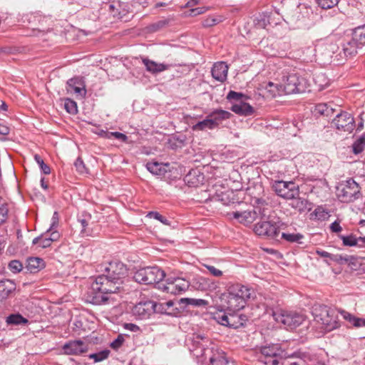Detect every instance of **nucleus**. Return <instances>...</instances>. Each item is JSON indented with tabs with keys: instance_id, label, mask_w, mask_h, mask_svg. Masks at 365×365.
Masks as SVG:
<instances>
[{
	"instance_id": "nucleus-58",
	"label": "nucleus",
	"mask_w": 365,
	"mask_h": 365,
	"mask_svg": "<svg viewBox=\"0 0 365 365\" xmlns=\"http://www.w3.org/2000/svg\"><path fill=\"white\" fill-rule=\"evenodd\" d=\"M34 160L38 165L42 173H43L44 175H48L51 173L50 167L44 163L43 160L38 154L34 155Z\"/></svg>"
},
{
	"instance_id": "nucleus-46",
	"label": "nucleus",
	"mask_w": 365,
	"mask_h": 365,
	"mask_svg": "<svg viewBox=\"0 0 365 365\" xmlns=\"http://www.w3.org/2000/svg\"><path fill=\"white\" fill-rule=\"evenodd\" d=\"M304 236L301 233H285L282 232L281 235V239L289 242L294 243L297 242L299 244H302L301 240H302Z\"/></svg>"
},
{
	"instance_id": "nucleus-8",
	"label": "nucleus",
	"mask_w": 365,
	"mask_h": 365,
	"mask_svg": "<svg viewBox=\"0 0 365 365\" xmlns=\"http://www.w3.org/2000/svg\"><path fill=\"white\" fill-rule=\"evenodd\" d=\"M284 223L278 221L269 220L268 218L259 220L254 225L255 233L262 237L269 240H277L280 229L283 228Z\"/></svg>"
},
{
	"instance_id": "nucleus-22",
	"label": "nucleus",
	"mask_w": 365,
	"mask_h": 365,
	"mask_svg": "<svg viewBox=\"0 0 365 365\" xmlns=\"http://www.w3.org/2000/svg\"><path fill=\"white\" fill-rule=\"evenodd\" d=\"M185 183L189 187H197L203 184L205 175L199 169H191L184 177Z\"/></svg>"
},
{
	"instance_id": "nucleus-26",
	"label": "nucleus",
	"mask_w": 365,
	"mask_h": 365,
	"mask_svg": "<svg viewBox=\"0 0 365 365\" xmlns=\"http://www.w3.org/2000/svg\"><path fill=\"white\" fill-rule=\"evenodd\" d=\"M228 66L225 62L215 63L211 70L212 76L220 82H224L227 79Z\"/></svg>"
},
{
	"instance_id": "nucleus-39",
	"label": "nucleus",
	"mask_w": 365,
	"mask_h": 365,
	"mask_svg": "<svg viewBox=\"0 0 365 365\" xmlns=\"http://www.w3.org/2000/svg\"><path fill=\"white\" fill-rule=\"evenodd\" d=\"M169 144L173 150L181 148L187 145V137L185 135H173L169 140Z\"/></svg>"
},
{
	"instance_id": "nucleus-25",
	"label": "nucleus",
	"mask_w": 365,
	"mask_h": 365,
	"mask_svg": "<svg viewBox=\"0 0 365 365\" xmlns=\"http://www.w3.org/2000/svg\"><path fill=\"white\" fill-rule=\"evenodd\" d=\"M228 327L238 329L245 327L249 321L248 317L245 314H239L238 312H230Z\"/></svg>"
},
{
	"instance_id": "nucleus-5",
	"label": "nucleus",
	"mask_w": 365,
	"mask_h": 365,
	"mask_svg": "<svg viewBox=\"0 0 365 365\" xmlns=\"http://www.w3.org/2000/svg\"><path fill=\"white\" fill-rule=\"evenodd\" d=\"M312 314L314 320L322 324L324 329L327 332L341 327V323L338 319V316L335 314V311L326 305L322 304L314 307Z\"/></svg>"
},
{
	"instance_id": "nucleus-45",
	"label": "nucleus",
	"mask_w": 365,
	"mask_h": 365,
	"mask_svg": "<svg viewBox=\"0 0 365 365\" xmlns=\"http://www.w3.org/2000/svg\"><path fill=\"white\" fill-rule=\"evenodd\" d=\"M365 148V133H364L352 145V153L354 155L361 153Z\"/></svg>"
},
{
	"instance_id": "nucleus-24",
	"label": "nucleus",
	"mask_w": 365,
	"mask_h": 365,
	"mask_svg": "<svg viewBox=\"0 0 365 365\" xmlns=\"http://www.w3.org/2000/svg\"><path fill=\"white\" fill-rule=\"evenodd\" d=\"M46 267V262L43 258L38 257H29L26 260L25 269L26 272L36 274Z\"/></svg>"
},
{
	"instance_id": "nucleus-62",
	"label": "nucleus",
	"mask_w": 365,
	"mask_h": 365,
	"mask_svg": "<svg viewBox=\"0 0 365 365\" xmlns=\"http://www.w3.org/2000/svg\"><path fill=\"white\" fill-rule=\"evenodd\" d=\"M9 209L5 202L0 203V225L4 224L7 219Z\"/></svg>"
},
{
	"instance_id": "nucleus-36",
	"label": "nucleus",
	"mask_w": 365,
	"mask_h": 365,
	"mask_svg": "<svg viewBox=\"0 0 365 365\" xmlns=\"http://www.w3.org/2000/svg\"><path fill=\"white\" fill-rule=\"evenodd\" d=\"M286 183H288L290 185L284 186L286 190V192L282 194L284 195V200L294 198L296 196H298L300 194L299 187L295 182L290 180L287 181Z\"/></svg>"
},
{
	"instance_id": "nucleus-13",
	"label": "nucleus",
	"mask_w": 365,
	"mask_h": 365,
	"mask_svg": "<svg viewBox=\"0 0 365 365\" xmlns=\"http://www.w3.org/2000/svg\"><path fill=\"white\" fill-rule=\"evenodd\" d=\"M244 193L250 197V203L253 206L268 205L267 200L264 198V188L262 182L250 184Z\"/></svg>"
},
{
	"instance_id": "nucleus-40",
	"label": "nucleus",
	"mask_w": 365,
	"mask_h": 365,
	"mask_svg": "<svg viewBox=\"0 0 365 365\" xmlns=\"http://www.w3.org/2000/svg\"><path fill=\"white\" fill-rule=\"evenodd\" d=\"M339 238L342 241V245L344 247H356L357 245L358 235L355 233H351L347 235H339Z\"/></svg>"
},
{
	"instance_id": "nucleus-38",
	"label": "nucleus",
	"mask_w": 365,
	"mask_h": 365,
	"mask_svg": "<svg viewBox=\"0 0 365 365\" xmlns=\"http://www.w3.org/2000/svg\"><path fill=\"white\" fill-rule=\"evenodd\" d=\"M6 322L9 325H26L29 324V319L23 317L20 313L11 314L6 319Z\"/></svg>"
},
{
	"instance_id": "nucleus-10",
	"label": "nucleus",
	"mask_w": 365,
	"mask_h": 365,
	"mask_svg": "<svg viewBox=\"0 0 365 365\" xmlns=\"http://www.w3.org/2000/svg\"><path fill=\"white\" fill-rule=\"evenodd\" d=\"M275 322L284 325V329L293 330L300 326L304 321V317L297 312H272Z\"/></svg>"
},
{
	"instance_id": "nucleus-35",
	"label": "nucleus",
	"mask_w": 365,
	"mask_h": 365,
	"mask_svg": "<svg viewBox=\"0 0 365 365\" xmlns=\"http://www.w3.org/2000/svg\"><path fill=\"white\" fill-rule=\"evenodd\" d=\"M335 112V109L327 103H319L315 106L314 114L315 116L324 115L327 117H331Z\"/></svg>"
},
{
	"instance_id": "nucleus-28",
	"label": "nucleus",
	"mask_w": 365,
	"mask_h": 365,
	"mask_svg": "<svg viewBox=\"0 0 365 365\" xmlns=\"http://www.w3.org/2000/svg\"><path fill=\"white\" fill-rule=\"evenodd\" d=\"M230 109L235 113L242 116H250L255 112V108L250 103L244 101H240V103H233Z\"/></svg>"
},
{
	"instance_id": "nucleus-64",
	"label": "nucleus",
	"mask_w": 365,
	"mask_h": 365,
	"mask_svg": "<svg viewBox=\"0 0 365 365\" xmlns=\"http://www.w3.org/2000/svg\"><path fill=\"white\" fill-rule=\"evenodd\" d=\"M346 264L352 270H357L359 265L358 259L353 255H348V262Z\"/></svg>"
},
{
	"instance_id": "nucleus-11",
	"label": "nucleus",
	"mask_w": 365,
	"mask_h": 365,
	"mask_svg": "<svg viewBox=\"0 0 365 365\" xmlns=\"http://www.w3.org/2000/svg\"><path fill=\"white\" fill-rule=\"evenodd\" d=\"M212 199L221 202L225 205H240L245 197L244 191L242 190H226L225 191H216Z\"/></svg>"
},
{
	"instance_id": "nucleus-32",
	"label": "nucleus",
	"mask_w": 365,
	"mask_h": 365,
	"mask_svg": "<svg viewBox=\"0 0 365 365\" xmlns=\"http://www.w3.org/2000/svg\"><path fill=\"white\" fill-rule=\"evenodd\" d=\"M147 170L152 174L163 176L166 173V168H169V164H163L157 161L148 162L145 165Z\"/></svg>"
},
{
	"instance_id": "nucleus-31",
	"label": "nucleus",
	"mask_w": 365,
	"mask_h": 365,
	"mask_svg": "<svg viewBox=\"0 0 365 365\" xmlns=\"http://www.w3.org/2000/svg\"><path fill=\"white\" fill-rule=\"evenodd\" d=\"M116 6L118 7L117 19L122 21H128L130 19L128 15L131 12L130 4L127 2L117 0Z\"/></svg>"
},
{
	"instance_id": "nucleus-57",
	"label": "nucleus",
	"mask_w": 365,
	"mask_h": 365,
	"mask_svg": "<svg viewBox=\"0 0 365 365\" xmlns=\"http://www.w3.org/2000/svg\"><path fill=\"white\" fill-rule=\"evenodd\" d=\"M74 167L76 171L81 175L89 173L88 168L86 166L83 159L80 156L78 157L74 162Z\"/></svg>"
},
{
	"instance_id": "nucleus-1",
	"label": "nucleus",
	"mask_w": 365,
	"mask_h": 365,
	"mask_svg": "<svg viewBox=\"0 0 365 365\" xmlns=\"http://www.w3.org/2000/svg\"><path fill=\"white\" fill-rule=\"evenodd\" d=\"M254 290L242 284H232L215 301L214 308L217 311L239 312L245 307L248 299L254 297Z\"/></svg>"
},
{
	"instance_id": "nucleus-30",
	"label": "nucleus",
	"mask_w": 365,
	"mask_h": 365,
	"mask_svg": "<svg viewBox=\"0 0 365 365\" xmlns=\"http://www.w3.org/2000/svg\"><path fill=\"white\" fill-rule=\"evenodd\" d=\"M143 63L145 65L147 71L152 74H158L170 68V65L168 64L158 63L154 61L148 59V58H143Z\"/></svg>"
},
{
	"instance_id": "nucleus-21",
	"label": "nucleus",
	"mask_w": 365,
	"mask_h": 365,
	"mask_svg": "<svg viewBox=\"0 0 365 365\" xmlns=\"http://www.w3.org/2000/svg\"><path fill=\"white\" fill-rule=\"evenodd\" d=\"M228 215L236 219L238 222L245 225L252 223L257 219V212L256 210H245L243 212H229Z\"/></svg>"
},
{
	"instance_id": "nucleus-15",
	"label": "nucleus",
	"mask_w": 365,
	"mask_h": 365,
	"mask_svg": "<svg viewBox=\"0 0 365 365\" xmlns=\"http://www.w3.org/2000/svg\"><path fill=\"white\" fill-rule=\"evenodd\" d=\"M153 300L142 299L132 309V314L138 319H147L153 314Z\"/></svg>"
},
{
	"instance_id": "nucleus-33",
	"label": "nucleus",
	"mask_w": 365,
	"mask_h": 365,
	"mask_svg": "<svg viewBox=\"0 0 365 365\" xmlns=\"http://www.w3.org/2000/svg\"><path fill=\"white\" fill-rule=\"evenodd\" d=\"M232 114L229 111L222 109H215L209 113V118L216 123V128H218L220 122L224 120L230 119Z\"/></svg>"
},
{
	"instance_id": "nucleus-18",
	"label": "nucleus",
	"mask_w": 365,
	"mask_h": 365,
	"mask_svg": "<svg viewBox=\"0 0 365 365\" xmlns=\"http://www.w3.org/2000/svg\"><path fill=\"white\" fill-rule=\"evenodd\" d=\"M358 43L352 34L351 37L343 39L341 46L344 58L352 57L357 54L358 49L362 48Z\"/></svg>"
},
{
	"instance_id": "nucleus-12",
	"label": "nucleus",
	"mask_w": 365,
	"mask_h": 365,
	"mask_svg": "<svg viewBox=\"0 0 365 365\" xmlns=\"http://www.w3.org/2000/svg\"><path fill=\"white\" fill-rule=\"evenodd\" d=\"M339 46L334 43H326L317 46L315 49L317 56L323 61V63H329L332 58L340 61L343 58L341 52L335 54Z\"/></svg>"
},
{
	"instance_id": "nucleus-29",
	"label": "nucleus",
	"mask_w": 365,
	"mask_h": 365,
	"mask_svg": "<svg viewBox=\"0 0 365 365\" xmlns=\"http://www.w3.org/2000/svg\"><path fill=\"white\" fill-rule=\"evenodd\" d=\"M208 302L207 300L202 299H192V298H181L178 300V304L182 310V314L186 310V308L188 306H192L195 307H206L208 305Z\"/></svg>"
},
{
	"instance_id": "nucleus-4",
	"label": "nucleus",
	"mask_w": 365,
	"mask_h": 365,
	"mask_svg": "<svg viewBox=\"0 0 365 365\" xmlns=\"http://www.w3.org/2000/svg\"><path fill=\"white\" fill-rule=\"evenodd\" d=\"M259 361L265 365H284L287 351L281 344L271 343L260 347Z\"/></svg>"
},
{
	"instance_id": "nucleus-34",
	"label": "nucleus",
	"mask_w": 365,
	"mask_h": 365,
	"mask_svg": "<svg viewBox=\"0 0 365 365\" xmlns=\"http://www.w3.org/2000/svg\"><path fill=\"white\" fill-rule=\"evenodd\" d=\"M216 128V123L209 118V114L202 120H200L192 126V130H205L206 129L213 130Z\"/></svg>"
},
{
	"instance_id": "nucleus-27",
	"label": "nucleus",
	"mask_w": 365,
	"mask_h": 365,
	"mask_svg": "<svg viewBox=\"0 0 365 365\" xmlns=\"http://www.w3.org/2000/svg\"><path fill=\"white\" fill-rule=\"evenodd\" d=\"M153 314H158L175 317H180L182 315V309L180 307H176L170 310V312H166L164 302H158L153 300Z\"/></svg>"
},
{
	"instance_id": "nucleus-43",
	"label": "nucleus",
	"mask_w": 365,
	"mask_h": 365,
	"mask_svg": "<svg viewBox=\"0 0 365 365\" xmlns=\"http://www.w3.org/2000/svg\"><path fill=\"white\" fill-rule=\"evenodd\" d=\"M281 83L279 84L274 83L272 81H269L267 83H264V86H263L264 88L270 93V95L272 97H275L277 95H282L283 91L281 88Z\"/></svg>"
},
{
	"instance_id": "nucleus-41",
	"label": "nucleus",
	"mask_w": 365,
	"mask_h": 365,
	"mask_svg": "<svg viewBox=\"0 0 365 365\" xmlns=\"http://www.w3.org/2000/svg\"><path fill=\"white\" fill-rule=\"evenodd\" d=\"M351 34L355 37V41L363 47L365 45V24L359 26L352 30Z\"/></svg>"
},
{
	"instance_id": "nucleus-59",
	"label": "nucleus",
	"mask_w": 365,
	"mask_h": 365,
	"mask_svg": "<svg viewBox=\"0 0 365 365\" xmlns=\"http://www.w3.org/2000/svg\"><path fill=\"white\" fill-rule=\"evenodd\" d=\"M339 0H316L317 5L322 9H329L338 4Z\"/></svg>"
},
{
	"instance_id": "nucleus-2",
	"label": "nucleus",
	"mask_w": 365,
	"mask_h": 365,
	"mask_svg": "<svg viewBox=\"0 0 365 365\" xmlns=\"http://www.w3.org/2000/svg\"><path fill=\"white\" fill-rule=\"evenodd\" d=\"M128 274L126 264L118 260H113L105 267L104 273L96 277L99 281L102 280L101 283L104 282L118 293L123 289V284Z\"/></svg>"
},
{
	"instance_id": "nucleus-53",
	"label": "nucleus",
	"mask_w": 365,
	"mask_h": 365,
	"mask_svg": "<svg viewBox=\"0 0 365 365\" xmlns=\"http://www.w3.org/2000/svg\"><path fill=\"white\" fill-rule=\"evenodd\" d=\"M340 314L344 320L348 322L353 327L358 328L359 317L345 311L341 310Z\"/></svg>"
},
{
	"instance_id": "nucleus-7",
	"label": "nucleus",
	"mask_w": 365,
	"mask_h": 365,
	"mask_svg": "<svg viewBox=\"0 0 365 365\" xmlns=\"http://www.w3.org/2000/svg\"><path fill=\"white\" fill-rule=\"evenodd\" d=\"M308 81L298 73H291L282 76L281 86L284 95L306 92Z\"/></svg>"
},
{
	"instance_id": "nucleus-47",
	"label": "nucleus",
	"mask_w": 365,
	"mask_h": 365,
	"mask_svg": "<svg viewBox=\"0 0 365 365\" xmlns=\"http://www.w3.org/2000/svg\"><path fill=\"white\" fill-rule=\"evenodd\" d=\"M163 178L167 181L171 182L172 181H175L178 179L180 178V174L178 170V168H166V173L163 175Z\"/></svg>"
},
{
	"instance_id": "nucleus-14",
	"label": "nucleus",
	"mask_w": 365,
	"mask_h": 365,
	"mask_svg": "<svg viewBox=\"0 0 365 365\" xmlns=\"http://www.w3.org/2000/svg\"><path fill=\"white\" fill-rule=\"evenodd\" d=\"M331 124L339 130L351 133L354 129L355 120L351 114L341 110L332 120Z\"/></svg>"
},
{
	"instance_id": "nucleus-9",
	"label": "nucleus",
	"mask_w": 365,
	"mask_h": 365,
	"mask_svg": "<svg viewBox=\"0 0 365 365\" xmlns=\"http://www.w3.org/2000/svg\"><path fill=\"white\" fill-rule=\"evenodd\" d=\"M359 185L352 178L346 181L344 185L337 187V195L343 202H352L361 196Z\"/></svg>"
},
{
	"instance_id": "nucleus-19",
	"label": "nucleus",
	"mask_w": 365,
	"mask_h": 365,
	"mask_svg": "<svg viewBox=\"0 0 365 365\" xmlns=\"http://www.w3.org/2000/svg\"><path fill=\"white\" fill-rule=\"evenodd\" d=\"M16 284L13 279L3 278L0 279V302H2L14 295Z\"/></svg>"
},
{
	"instance_id": "nucleus-37",
	"label": "nucleus",
	"mask_w": 365,
	"mask_h": 365,
	"mask_svg": "<svg viewBox=\"0 0 365 365\" xmlns=\"http://www.w3.org/2000/svg\"><path fill=\"white\" fill-rule=\"evenodd\" d=\"M81 217H83V218L81 217L78 218V222H80L81 226L80 232L83 236H89L91 235V230L88 228V221L91 219V215L86 212H83Z\"/></svg>"
},
{
	"instance_id": "nucleus-51",
	"label": "nucleus",
	"mask_w": 365,
	"mask_h": 365,
	"mask_svg": "<svg viewBox=\"0 0 365 365\" xmlns=\"http://www.w3.org/2000/svg\"><path fill=\"white\" fill-rule=\"evenodd\" d=\"M146 217H148L149 218H153L155 220H157L165 225L171 226V224H172V221L170 220L169 218L161 215L160 212H158L157 211L148 212Z\"/></svg>"
},
{
	"instance_id": "nucleus-6",
	"label": "nucleus",
	"mask_w": 365,
	"mask_h": 365,
	"mask_svg": "<svg viewBox=\"0 0 365 365\" xmlns=\"http://www.w3.org/2000/svg\"><path fill=\"white\" fill-rule=\"evenodd\" d=\"M166 274L164 270L157 266L146 267L137 270L133 274L135 282L146 284H155L158 288L161 282L164 280Z\"/></svg>"
},
{
	"instance_id": "nucleus-55",
	"label": "nucleus",
	"mask_w": 365,
	"mask_h": 365,
	"mask_svg": "<svg viewBox=\"0 0 365 365\" xmlns=\"http://www.w3.org/2000/svg\"><path fill=\"white\" fill-rule=\"evenodd\" d=\"M226 98L232 102V101H242L243 99L247 100L250 98V97L243 93L231 90L228 92Z\"/></svg>"
},
{
	"instance_id": "nucleus-49",
	"label": "nucleus",
	"mask_w": 365,
	"mask_h": 365,
	"mask_svg": "<svg viewBox=\"0 0 365 365\" xmlns=\"http://www.w3.org/2000/svg\"><path fill=\"white\" fill-rule=\"evenodd\" d=\"M230 312L228 310L218 311L214 317L215 319L221 325L227 327L229 324Z\"/></svg>"
},
{
	"instance_id": "nucleus-61",
	"label": "nucleus",
	"mask_w": 365,
	"mask_h": 365,
	"mask_svg": "<svg viewBox=\"0 0 365 365\" xmlns=\"http://www.w3.org/2000/svg\"><path fill=\"white\" fill-rule=\"evenodd\" d=\"M129 336L128 334H120L118 335V336L110 343V347L113 349V350L117 351L119 348L122 346L123 344V342L125 341L124 336Z\"/></svg>"
},
{
	"instance_id": "nucleus-42",
	"label": "nucleus",
	"mask_w": 365,
	"mask_h": 365,
	"mask_svg": "<svg viewBox=\"0 0 365 365\" xmlns=\"http://www.w3.org/2000/svg\"><path fill=\"white\" fill-rule=\"evenodd\" d=\"M99 135L108 139L115 138L124 143L127 142L128 139V136L125 134L118 131L109 132L102 130Z\"/></svg>"
},
{
	"instance_id": "nucleus-50",
	"label": "nucleus",
	"mask_w": 365,
	"mask_h": 365,
	"mask_svg": "<svg viewBox=\"0 0 365 365\" xmlns=\"http://www.w3.org/2000/svg\"><path fill=\"white\" fill-rule=\"evenodd\" d=\"M110 351L109 349H103L98 352L90 354L88 356L91 359H93L95 363H98L106 359L110 354Z\"/></svg>"
},
{
	"instance_id": "nucleus-23",
	"label": "nucleus",
	"mask_w": 365,
	"mask_h": 365,
	"mask_svg": "<svg viewBox=\"0 0 365 365\" xmlns=\"http://www.w3.org/2000/svg\"><path fill=\"white\" fill-rule=\"evenodd\" d=\"M290 200L292 201L289 205L300 214L309 212L312 209L313 204L307 199L299 197V195Z\"/></svg>"
},
{
	"instance_id": "nucleus-17",
	"label": "nucleus",
	"mask_w": 365,
	"mask_h": 365,
	"mask_svg": "<svg viewBox=\"0 0 365 365\" xmlns=\"http://www.w3.org/2000/svg\"><path fill=\"white\" fill-rule=\"evenodd\" d=\"M62 349L65 354L80 355L88 351V345L81 339L69 340L63 344Z\"/></svg>"
},
{
	"instance_id": "nucleus-56",
	"label": "nucleus",
	"mask_w": 365,
	"mask_h": 365,
	"mask_svg": "<svg viewBox=\"0 0 365 365\" xmlns=\"http://www.w3.org/2000/svg\"><path fill=\"white\" fill-rule=\"evenodd\" d=\"M255 25L259 28L265 29L270 24V15L268 13H262L256 19Z\"/></svg>"
},
{
	"instance_id": "nucleus-16",
	"label": "nucleus",
	"mask_w": 365,
	"mask_h": 365,
	"mask_svg": "<svg viewBox=\"0 0 365 365\" xmlns=\"http://www.w3.org/2000/svg\"><path fill=\"white\" fill-rule=\"evenodd\" d=\"M66 89L68 93H74L83 98L86 96V82L83 77L74 76L66 82Z\"/></svg>"
},
{
	"instance_id": "nucleus-54",
	"label": "nucleus",
	"mask_w": 365,
	"mask_h": 365,
	"mask_svg": "<svg viewBox=\"0 0 365 365\" xmlns=\"http://www.w3.org/2000/svg\"><path fill=\"white\" fill-rule=\"evenodd\" d=\"M24 268H25L24 264L19 259H13L8 263V269L13 274L21 272Z\"/></svg>"
},
{
	"instance_id": "nucleus-44",
	"label": "nucleus",
	"mask_w": 365,
	"mask_h": 365,
	"mask_svg": "<svg viewBox=\"0 0 365 365\" xmlns=\"http://www.w3.org/2000/svg\"><path fill=\"white\" fill-rule=\"evenodd\" d=\"M287 181L284 180H275L272 183V189L275 192V194L284 199V195H282L284 192H286L284 186H289L290 185L286 183Z\"/></svg>"
},
{
	"instance_id": "nucleus-52",
	"label": "nucleus",
	"mask_w": 365,
	"mask_h": 365,
	"mask_svg": "<svg viewBox=\"0 0 365 365\" xmlns=\"http://www.w3.org/2000/svg\"><path fill=\"white\" fill-rule=\"evenodd\" d=\"M170 23V19H160L155 23H153L151 24H150L148 26V29L150 32H157L158 31H160V29H163L164 27H165L166 26H168Z\"/></svg>"
},
{
	"instance_id": "nucleus-48",
	"label": "nucleus",
	"mask_w": 365,
	"mask_h": 365,
	"mask_svg": "<svg viewBox=\"0 0 365 365\" xmlns=\"http://www.w3.org/2000/svg\"><path fill=\"white\" fill-rule=\"evenodd\" d=\"M64 101V109L66 111L71 115H76L78 113L77 103L71 98H66Z\"/></svg>"
},
{
	"instance_id": "nucleus-3",
	"label": "nucleus",
	"mask_w": 365,
	"mask_h": 365,
	"mask_svg": "<svg viewBox=\"0 0 365 365\" xmlns=\"http://www.w3.org/2000/svg\"><path fill=\"white\" fill-rule=\"evenodd\" d=\"M99 278L95 277L90 289L86 293V302L93 305H103L113 302V299L108 296V294L117 293L104 282L101 283Z\"/></svg>"
},
{
	"instance_id": "nucleus-63",
	"label": "nucleus",
	"mask_w": 365,
	"mask_h": 365,
	"mask_svg": "<svg viewBox=\"0 0 365 365\" xmlns=\"http://www.w3.org/2000/svg\"><path fill=\"white\" fill-rule=\"evenodd\" d=\"M331 261L335 262L339 265L346 264L348 262V255H342L339 254L332 255Z\"/></svg>"
},
{
	"instance_id": "nucleus-60",
	"label": "nucleus",
	"mask_w": 365,
	"mask_h": 365,
	"mask_svg": "<svg viewBox=\"0 0 365 365\" xmlns=\"http://www.w3.org/2000/svg\"><path fill=\"white\" fill-rule=\"evenodd\" d=\"M226 356L224 352L217 353L210 358V363L211 365H223Z\"/></svg>"
},
{
	"instance_id": "nucleus-20",
	"label": "nucleus",
	"mask_w": 365,
	"mask_h": 365,
	"mask_svg": "<svg viewBox=\"0 0 365 365\" xmlns=\"http://www.w3.org/2000/svg\"><path fill=\"white\" fill-rule=\"evenodd\" d=\"M190 285V282L185 279L178 280V282L171 284L170 285H159L158 289H162L167 293L174 295L181 294L185 292Z\"/></svg>"
}]
</instances>
